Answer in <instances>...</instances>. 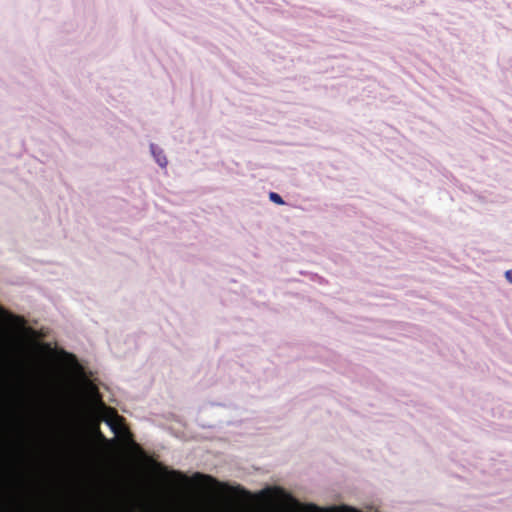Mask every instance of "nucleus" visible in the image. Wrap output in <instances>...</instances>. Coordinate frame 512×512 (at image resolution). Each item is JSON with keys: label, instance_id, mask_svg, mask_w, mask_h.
I'll return each instance as SVG.
<instances>
[{"label": "nucleus", "instance_id": "nucleus-1", "mask_svg": "<svg viewBox=\"0 0 512 512\" xmlns=\"http://www.w3.org/2000/svg\"><path fill=\"white\" fill-rule=\"evenodd\" d=\"M151 149H152V153L155 156V159H156L157 163L161 167H165L167 165L166 157L164 155H162L161 151L159 153H156L154 145H151Z\"/></svg>", "mask_w": 512, "mask_h": 512}, {"label": "nucleus", "instance_id": "nucleus-5", "mask_svg": "<svg viewBox=\"0 0 512 512\" xmlns=\"http://www.w3.org/2000/svg\"><path fill=\"white\" fill-rule=\"evenodd\" d=\"M170 474L175 476V477H177L180 480H185V481L187 480V478L183 474H181L180 472L172 471Z\"/></svg>", "mask_w": 512, "mask_h": 512}, {"label": "nucleus", "instance_id": "nucleus-2", "mask_svg": "<svg viewBox=\"0 0 512 512\" xmlns=\"http://www.w3.org/2000/svg\"><path fill=\"white\" fill-rule=\"evenodd\" d=\"M269 199L272 202H274V203H276L278 205H283L284 204V200L282 199V197L279 194L275 193V192H270Z\"/></svg>", "mask_w": 512, "mask_h": 512}, {"label": "nucleus", "instance_id": "nucleus-4", "mask_svg": "<svg viewBox=\"0 0 512 512\" xmlns=\"http://www.w3.org/2000/svg\"><path fill=\"white\" fill-rule=\"evenodd\" d=\"M306 510L309 512H317L319 510V508L315 504H308L306 506Z\"/></svg>", "mask_w": 512, "mask_h": 512}, {"label": "nucleus", "instance_id": "nucleus-3", "mask_svg": "<svg viewBox=\"0 0 512 512\" xmlns=\"http://www.w3.org/2000/svg\"><path fill=\"white\" fill-rule=\"evenodd\" d=\"M65 357L69 360V362L73 365L78 367V361L74 354L63 352Z\"/></svg>", "mask_w": 512, "mask_h": 512}, {"label": "nucleus", "instance_id": "nucleus-6", "mask_svg": "<svg viewBox=\"0 0 512 512\" xmlns=\"http://www.w3.org/2000/svg\"><path fill=\"white\" fill-rule=\"evenodd\" d=\"M195 477L197 478H203L207 481H214V479L211 477V476H208V475H203V474H196Z\"/></svg>", "mask_w": 512, "mask_h": 512}, {"label": "nucleus", "instance_id": "nucleus-7", "mask_svg": "<svg viewBox=\"0 0 512 512\" xmlns=\"http://www.w3.org/2000/svg\"><path fill=\"white\" fill-rule=\"evenodd\" d=\"M505 275H506V279H507L510 283H512V269H511V270H508V271L506 272V274H505Z\"/></svg>", "mask_w": 512, "mask_h": 512}]
</instances>
